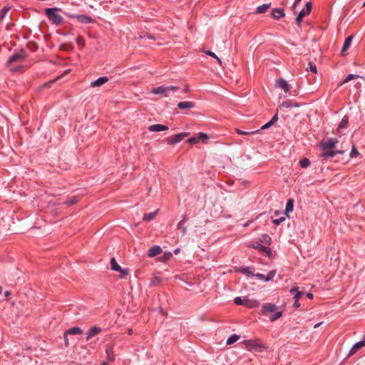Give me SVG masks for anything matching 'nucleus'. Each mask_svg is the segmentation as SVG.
<instances>
[{"instance_id":"nucleus-38","label":"nucleus","mask_w":365,"mask_h":365,"mask_svg":"<svg viewBox=\"0 0 365 365\" xmlns=\"http://www.w3.org/2000/svg\"><path fill=\"white\" fill-rule=\"evenodd\" d=\"M299 165L302 168H306L310 165V161L307 158H303L299 160Z\"/></svg>"},{"instance_id":"nucleus-63","label":"nucleus","mask_w":365,"mask_h":365,"mask_svg":"<svg viewBox=\"0 0 365 365\" xmlns=\"http://www.w3.org/2000/svg\"><path fill=\"white\" fill-rule=\"evenodd\" d=\"M180 248H176L175 250H174V254L175 255H178V253H180Z\"/></svg>"},{"instance_id":"nucleus-52","label":"nucleus","mask_w":365,"mask_h":365,"mask_svg":"<svg viewBox=\"0 0 365 365\" xmlns=\"http://www.w3.org/2000/svg\"><path fill=\"white\" fill-rule=\"evenodd\" d=\"M272 125H273L272 123L270 122V120L269 122H267V123H265L264 125H262L261 127V130H264V129H267V128H269V127H271Z\"/></svg>"},{"instance_id":"nucleus-42","label":"nucleus","mask_w":365,"mask_h":365,"mask_svg":"<svg viewBox=\"0 0 365 365\" xmlns=\"http://www.w3.org/2000/svg\"><path fill=\"white\" fill-rule=\"evenodd\" d=\"M359 154V151L357 150L356 147L354 145H353L352 148H351V153H350V157L351 158H356Z\"/></svg>"},{"instance_id":"nucleus-46","label":"nucleus","mask_w":365,"mask_h":365,"mask_svg":"<svg viewBox=\"0 0 365 365\" xmlns=\"http://www.w3.org/2000/svg\"><path fill=\"white\" fill-rule=\"evenodd\" d=\"M187 142H188L189 143H191V144H196V143H199L198 139H197V135H195V136H193V137H192V138H189V139L187 140Z\"/></svg>"},{"instance_id":"nucleus-28","label":"nucleus","mask_w":365,"mask_h":365,"mask_svg":"<svg viewBox=\"0 0 365 365\" xmlns=\"http://www.w3.org/2000/svg\"><path fill=\"white\" fill-rule=\"evenodd\" d=\"M271 3L264 4L256 9L255 14H263L270 7Z\"/></svg>"},{"instance_id":"nucleus-4","label":"nucleus","mask_w":365,"mask_h":365,"mask_svg":"<svg viewBox=\"0 0 365 365\" xmlns=\"http://www.w3.org/2000/svg\"><path fill=\"white\" fill-rule=\"evenodd\" d=\"M338 142L337 138H327V140L320 141L319 145L322 150H333L335 148Z\"/></svg>"},{"instance_id":"nucleus-62","label":"nucleus","mask_w":365,"mask_h":365,"mask_svg":"<svg viewBox=\"0 0 365 365\" xmlns=\"http://www.w3.org/2000/svg\"><path fill=\"white\" fill-rule=\"evenodd\" d=\"M10 295H11V292H10L9 291H8V290H7V291H5V292H4V296H5L6 297H9Z\"/></svg>"},{"instance_id":"nucleus-11","label":"nucleus","mask_w":365,"mask_h":365,"mask_svg":"<svg viewBox=\"0 0 365 365\" xmlns=\"http://www.w3.org/2000/svg\"><path fill=\"white\" fill-rule=\"evenodd\" d=\"M277 310L275 304L272 303H264L262 305L261 313L263 315H267L268 313L274 312Z\"/></svg>"},{"instance_id":"nucleus-24","label":"nucleus","mask_w":365,"mask_h":365,"mask_svg":"<svg viewBox=\"0 0 365 365\" xmlns=\"http://www.w3.org/2000/svg\"><path fill=\"white\" fill-rule=\"evenodd\" d=\"M352 39H353L352 36H349L345 39L343 46H342V48H341V53H342V55H344V52H345L346 50H348L349 48L351 41H352Z\"/></svg>"},{"instance_id":"nucleus-51","label":"nucleus","mask_w":365,"mask_h":365,"mask_svg":"<svg viewBox=\"0 0 365 365\" xmlns=\"http://www.w3.org/2000/svg\"><path fill=\"white\" fill-rule=\"evenodd\" d=\"M76 42L78 44V46H84V43H85L84 40L81 36L77 37Z\"/></svg>"},{"instance_id":"nucleus-54","label":"nucleus","mask_w":365,"mask_h":365,"mask_svg":"<svg viewBox=\"0 0 365 365\" xmlns=\"http://www.w3.org/2000/svg\"><path fill=\"white\" fill-rule=\"evenodd\" d=\"M205 53L207 55V56H210L211 57H213L215 58H217V56L215 55V53H213L212 51H205Z\"/></svg>"},{"instance_id":"nucleus-18","label":"nucleus","mask_w":365,"mask_h":365,"mask_svg":"<svg viewBox=\"0 0 365 365\" xmlns=\"http://www.w3.org/2000/svg\"><path fill=\"white\" fill-rule=\"evenodd\" d=\"M83 331L78 327L70 328L64 331V335H80Z\"/></svg>"},{"instance_id":"nucleus-43","label":"nucleus","mask_w":365,"mask_h":365,"mask_svg":"<svg viewBox=\"0 0 365 365\" xmlns=\"http://www.w3.org/2000/svg\"><path fill=\"white\" fill-rule=\"evenodd\" d=\"M312 2H307L305 5V9H304L305 10V12L309 15L312 11Z\"/></svg>"},{"instance_id":"nucleus-44","label":"nucleus","mask_w":365,"mask_h":365,"mask_svg":"<svg viewBox=\"0 0 365 365\" xmlns=\"http://www.w3.org/2000/svg\"><path fill=\"white\" fill-rule=\"evenodd\" d=\"M307 71H310L314 73H316L317 72V66L313 64L312 62H309V68H307Z\"/></svg>"},{"instance_id":"nucleus-59","label":"nucleus","mask_w":365,"mask_h":365,"mask_svg":"<svg viewBox=\"0 0 365 365\" xmlns=\"http://www.w3.org/2000/svg\"><path fill=\"white\" fill-rule=\"evenodd\" d=\"M300 307V304L299 302V300L297 299H294V302L293 304V307H294L295 309L297 308H299Z\"/></svg>"},{"instance_id":"nucleus-37","label":"nucleus","mask_w":365,"mask_h":365,"mask_svg":"<svg viewBox=\"0 0 365 365\" xmlns=\"http://www.w3.org/2000/svg\"><path fill=\"white\" fill-rule=\"evenodd\" d=\"M240 339V336L237 334H232L227 340V344L230 345L236 342Z\"/></svg>"},{"instance_id":"nucleus-56","label":"nucleus","mask_w":365,"mask_h":365,"mask_svg":"<svg viewBox=\"0 0 365 365\" xmlns=\"http://www.w3.org/2000/svg\"><path fill=\"white\" fill-rule=\"evenodd\" d=\"M63 338H64L65 346L68 347L69 346L68 335H64L63 334Z\"/></svg>"},{"instance_id":"nucleus-49","label":"nucleus","mask_w":365,"mask_h":365,"mask_svg":"<svg viewBox=\"0 0 365 365\" xmlns=\"http://www.w3.org/2000/svg\"><path fill=\"white\" fill-rule=\"evenodd\" d=\"M304 295V292L299 291L294 295V299L299 300Z\"/></svg>"},{"instance_id":"nucleus-50","label":"nucleus","mask_w":365,"mask_h":365,"mask_svg":"<svg viewBox=\"0 0 365 365\" xmlns=\"http://www.w3.org/2000/svg\"><path fill=\"white\" fill-rule=\"evenodd\" d=\"M278 120V110H277V113L273 115L272 119L270 120V122L272 123L273 125L275 124V123Z\"/></svg>"},{"instance_id":"nucleus-12","label":"nucleus","mask_w":365,"mask_h":365,"mask_svg":"<svg viewBox=\"0 0 365 365\" xmlns=\"http://www.w3.org/2000/svg\"><path fill=\"white\" fill-rule=\"evenodd\" d=\"M271 16L273 19L279 20L285 16V13L283 9L274 8L272 10Z\"/></svg>"},{"instance_id":"nucleus-58","label":"nucleus","mask_w":365,"mask_h":365,"mask_svg":"<svg viewBox=\"0 0 365 365\" xmlns=\"http://www.w3.org/2000/svg\"><path fill=\"white\" fill-rule=\"evenodd\" d=\"M145 37H147L149 39H152V40H155V37L154 35H153L152 34H146L145 35Z\"/></svg>"},{"instance_id":"nucleus-53","label":"nucleus","mask_w":365,"mask_h":365,"mask_svg":"<svg viewBox=\"0 0 365 365\" xmlns=\"http://www.w3.org/2000/svg\"><path fill=\"white\" fill-rule=\"evenodd\" d=\"M297 292H299V288L298 287H293L291 289H290V293L292 294V295H294Z\"/></svg>"},{"instance_id":"nucleus-55","label":"nucleus","mask_w":365,"mask_h":365,"mask_svg":"<svg viewBox=\"0 0 365 365\" xmlns=\"http://www.w3.org/2000/svg\"><path fill=\"white\" fill-rule=\"evenodd\" d=\"M70 47L71 46L69 44L63 43L61 45L60 48L61 50H68Z\"/></svg>"},{"instance_id":"nucleus-39","label":"nucleus","mask_w":365,"mask_h":365,"mask_svg":"<svg viewBox=\"0 0 365 365\" xmlns=\"http://www.w3.org/2000/svg\"><path fill=\"white\" fill-rule=\"evenodd\" d=\"M197 137V139H198V141H202V142H205L208 138V135L206 134V133H198L197 134H196Z\"/></svg>"},{"instance_id":"nucleus-25","label":"nucleus","mask_w":365,"mask_h":365,"mask_svg":"<svg viewBox=\"0 0 365 365\" xmlns=\"http://www.w3.org/2000/svg\"><path fill=\"white\" fill-rule=\"evenodd\" d=\"M294 208V200L289 198L286 203L285 212L282 214L284 215L288 216V213L293 211Z\"/></svg>"},{"instance_id":"nucleus-10","label":"nucleus","mask_w":365,"mask_h":365,"mask_svg":"<svg viewBox=\"0 0 365 365\" xmlns=\"http://www.w3.org/2000/svg\"><path fill=\"white\" fill-rule=\"evenodd\" d=\"M102 331V329L97 326H93L91 327L86 332V341H89L91 339L93 336L98 335Z\"/></svg>"},{"instance_id":"nucleus-2","label":"nucleus","mask_w":365,"mask_h":365,"mask_svg":"<svg viewBox=\"0 0 365 365\" xmlns=\"http://www.w3.org/2000/svg\"><path fill=\"white\" fill-rule=\"evenodd\" d=\"M179 90V87L178 86H160L158 87L153 88L151 91V93L153 94H160L165 97L169 96L170 92H176Z\"/></svg>"},{"instance_id":"nucleus-22","label":"nucleus","mask_w":365,"mask_h":365,"mask_svg":"<svg viewBox=\"0 0 365 365\" xmlns=\"http://www.w3.org/2000/svg\"><path fill=\"white\" fill-rule=\"evenodd\" d=\"M245 302V307L251 309L257 308L259 307L260 304L259 302L256 299H250L248 298H246Z\"/></svg>"},{"instance_id":"nucleus-57","label":"nucleus","mask_w":365,"mask_h":365,"mask_svg":"<svg viewBox=\"0 0 365 365\" xmlns=\"http://www.w3.org/2000/svg\"><path fill=\"white\" fill-rule=\"evenodd\" d=\"M282 107L289 108L290 107V102L289 101H284L281 104Z\"/></svg>"},{"instance_id":"nucleus-34","label":"nucleus","mask_w":365,"mask_h":365,"mask_svg":"<svg viewBox=\"0 0 365 365\" xmlns=\"http://www.w3.org/2000/svg\"><path fill=\"white\" fill-rule=\"evenodd\" d=\"M172 256H173L172 252H164V254L162 256L158 257V259L160 262H166V261L170 259Z\"/></svg>"},{"instance_id":"nucleus-14","label":"nucleus","mask_w":365,"mask_h":365,"mask_svg":"<svg viewBox=\"0 0 365 365\" xmlns=\"http://www.w3.org/2000/svg\"><path fill=\"white\" fill-rule=\"evenodd\" d=\"M162 251V248L159 245H154L148 250V256L149 257H154L160 255Z\"/></svg>"},{"instance_id":"nucleus-32","label":"nucleus","mask_w":365,"mask_h":365,"mask_svg":"<svg viewBox=\"0 0 365 365\" xmlns=\"http://www.w3.org/2000/svg\"><path fill=\"white\" fill-rule=\"evenodd\" d=\"M106 352L107 354L108 360L114 361L115 357H114V354H113V346H107V348L106 349Z\"/></svg>"},{"instance_id":"nucleus-36","label":"nucleus","mask_w":365,"mask_h":365,"mask_svg":"<svg viewBox=\"0 0 365 365\" xmlns=\"http://www.w3.org/2000/svg\"><path fill=\"white\" fill-rule=\"evenodd\" d=\"M78 200H79L78 197L73 196V197H71V198H69L68 200H67L66 201H65L64 204L66 205L67 206H71V205L76 204Z\"/></svg>"},{"instance_id":"nucleus-1","label":"nucleus","mask_w":365,"mask_h":365,"mask_svg":"<svg viewBox=\"0 0 365 365\" xmlns=\"http://www.w3.org/2000/svg\"><path fill=\"white\" fill-rule=\"evenodd\" d=\"M58 10L57 8H46L45 9V14L48 20L56 26H60L63 22V17L56 13Z\"/></svg>"},{"instance_id":"nucleus-23","label":"nucleus","mask_w":365,"mask_h":365,"mask_svg":"<svg viewBox=\"0 0 365 365\" xmlns=\"http://www.w3.org/2000/svg\"><path fill=\"white\" fill-rule=\"evenodd\" d=\"M237 272H239L247 277H254V273L250 271V268L247 267H240L237 268Z\"/></svg>"},{"instance_id":"nucleus-47","label":"nucleus","mask_w":365,"mask_h":365,"mask_svg":"<svg viewBox=\"0 0 365 365\" xmlns=\"http://www.w3.org/2000/svg\"><path fill=\"white\" fill-rule=\"evenodd\" d=\"M120 273V278H123L125 276H126L128 274L129 269H122L121 271H118Z\"/></svg>"},{"instance_id":"nucleus-13","label":"nucleus","mask_w":365,"mask_h":365,"mask_svg":"<svg viewBox=\"0 0 365 365\" xmlns=\"http://www.w3.org/2000/svg\"><path fill=\"white\" fill-rule=\"evenodd\" d=\"M281 214V212L278 210H275L274 211V214L273 216H272V222L273 224H274L275 225H280L282 222H284L285 220V216L286 215H282L281 217H278L279 215Z\"/></svg>"},{"instance_id":"nucleus-61","label":"nucleus","mask_w":365,"mask_h":365,"mask_svg":"<svg viewBox=\"0 0 365 365\" xmlns=\"http://www.w3.org/2000/svg\"><path fill=\"white\" fill-rule=\"evenodd\" d=\"M297 4H295V1L294 2V4H292V7H291V9L295 12V10H296V7H297Z\"/></svg>"},{"instance_id":"nucleus-7","label":"nucleus","mask_w":365,"mask_h":365,"mask_svg":"<svg viewBox=\"0 0 365 365\" xmlns=\"http://www.w3.org/2000/svg\"><path fill=\"white\" fill-rule=\"evenodd\" d=\"M26 56L25 54V51L24 49H20L19 51H16L9 58L7 63L11 64L19 60L23 59L26 58Z\"/></svg>"},{"instance_id":"nucleus-20","label":"nucleus","mask_w":365,"mask_h":365,"mask_svg":"<svg viewBox=\"0 0 365 365\" xmlns=\"http://www.w3.org/2000/svg\"><path fill=\"white\" fill-rule=\"evenodd\" d=\"M108 78L106 76H101L96 79V81L91 82V87H98L102 86L103 84L107 83L108 81Z\"/></svg>"},{"instance_id":"nucleus-27","label":"nucleus","mask_w":365,"mask_h":365,"mask_svg":"<svg viewBox=\"0 0 365 365\" xmlns=\"http://www.w3.org/2000/svg\"><path fill=\"white\" fill-rule=\"evenodd\" d=\"M186 221L187 217L184 216L183 218L178 222L177 225V228L181 230L182 235H185L187 232V228L183 225L186 222Z\"/></svg>"},{"instance_id":"nucleus-64","label":"nucleus","mask_w":365,"mask_h":365,"mask_svg":"<svg viewBox=\"0 0 365 365\" xmlns=\"http://www.w3.org/2000/svg\"><path fill=\"white\" fill-rule=\"evenodd\" d=\"M155 281H156L157 282H160V279H159L158 277H155V281L153 280V281L152 282V284H154L155 283Z\"/></svg>"},{"instance_id":"nucleus-5","label":"nucleus","mask_w":365,"mask_h":365,"mask_svg":"<svg viewBox=\"0 0 365 365\" xmlns=\"http://www.w3.org/2000/svg\"><path fill=\"white\" fill-rule=\"evenodd\" d=\"M190 135L188 132L180 133L167 138L166 141L168 145H175L182 141L186 136Z\"/></svg>"},{"instance_id":"nucleus-33","label":"nucleus","mask_w":365,"mask_h":365,"mask_svg":"<svg viewBox=\"0 0 365 365\" xmlns=\"http://www.w3.org/2000/svg\"><path fill=\"white\" fill-rule=\"evenodd\" d=\"M157 212H158V210L154 212L145 214L143 216V220L148 221V222L153 220L155 218Z\"/></svg>"},{"instance_id":"nucleus-35","label":"nucleus","mask_w":365,"mask_h":365,"mask_svg":"<svg viewBox=\"0 0 365 365\" xmlns=\"http://www.w3.org/2000/svg\"><path fill=\"white\" fill-rule=\"evenodd\" d=\"M11 6H5L1 11H0V21H2L6 14L10 11Z\"/></svg>"},{"instance_id":"nucleus-30","label":"nucleus","mask_w":365,"mask_h":365,"mask_svg":"<svg viewBox=\"0 0 365 365\" xmlns=\"http://www.w3.org/2000/svg\"><path fill=\"white\" fill-rule=\"evenodd\" d=\"M259 240L260 242L264 243L268 245H271L272 243L271 237L267 234L262 235Z\"/></svg>"},{"instance_id":"nucleus-16","label":"nucleus","mask_w":365,"mask_h":365,"mask_svg":"<svg viewBox=\"0 0 365 365\" xmlns=\"http://www.w3.org/2000/svg\"><path fill=\"white\" fill-rule=\"evenodd\" d=\"M168 130V127L162 124H153L148 127V130L150 132H160Z\"/></svg>"},{"instance_id":"nucleus-9","label":"nucleus","mask_w":365,"mask_h":365,"mask_svg":"<svg viewBox=\"0 0 365 365\" xmlns=\"http://www.w3.org/2000/svg\"><path fill=\"white\" fill-rule=\"evenodd\" d=\"M275 274H276V270L272 269V270L269 271L266 276L263 274L257 273V274H254V277H256L257 279H259L260 280L269 282V281H271L273 279Z\"/></svg>"},{"instance_id":"nucleus-8","label":"nucleus","mask_w":365,"mask_h":365,"mask_svg":"<svg viewBox=\"0 0 365 365\" xmlns=\"http://www.w3.org/2000/svg\"><path fill=\"white\" fill-rule=\"evenodd\" d=\"M249 247L258 250L266 254L267 256H269L271 255V249L261 245L259 242H252Z\"/></svg>"},{"instance_id":"nucleus-60","label":"nucleus","mask_w":365,"mask_h":365,"mask_svg":"<svg viewBox=\"0 0 365 365\" xmlns=\"http://www.w3.org/2000/svg\"><path fill=\"white\" fill-rule=\"evenodd\" d=\"M307 297L309 299H313V297H314V295H313V294H312V293L309 292V293H307Z\"/></svg>"},{"instance_id":"nucleus-15","label":"nucleus","mask_w":365,"mask_h":365,"mask_svg":"<svg viewBox=\"0 0 365 365\" xmlns=\"http://www.w3.org/2000/svg\"><path fill=\"white\" fill-rule=\"evenodd\" d=\"M322 153L319 155L321 160H324L329 158H333L336 155V152L333 150H322Z\"/></svg>"},{"instance_id":"nucleus-29","label":"nucleus","mask_w":365,"mask_h":365,"mask_svg":"<svg viewBox=\"0 0 365 365\" xmlns=\"http://www.w3.org/2000/svg\"><path fill=\"white\" fill-rule=\"evenodd\" d=\"M349 122V117L347 115H344L338 125L337 131L340 132L341 129L346 127Z\"/></svg>"},{"instance_id":"nucleus-17","label":"nucleus","mask_w":365,"mask_h":365,"mask_svg":"<svg viewBox=\"0 0 365 365\" xmlns=\"http://www.w3.org/2000/svg\"><path fill=\"white\" fill-rule=\"evenodd\" d=\"M177 106L181 110L191 109L195 108V103L192 101H181L178 103Z\"/></svg>"},{"instance_id":"nucleus-6","label":"nucleus","mask_w":365,"mask_h":365,"mask_svg":"<svg viewBox=\"0 0 365 365\" xmlns=\"http://www.w3.org/2000/svg\"><path fill=\"white\" fill-rule=\"evenodd\" d=\"M67 15L71 19H76L80 23L88 24L94 21V20L89 16L85 14H67Z\"/></svg>"},{"instance_id":"nucleus-48","label":"nucleus","mask_w":365,"mask_h":365,"mask_svg":"<svg viewBox=\"0 0 365 365\" xmlns=\"http://www.w3.org/2000/svg\"><path fill=\"white\" fill-rule=\"evenodd\" d=\"M237 133L240 135H248V134H255V133H259V130H257L256 131H254V132H251V133H249V132H245V131H242V130H237Z\"/></svg>"},{"instance_id":"nucleus-3","label":"nucleus","mask_w":365,"mask_h":365,"mask_svg":"<svg viewBox=\"0 0 365 365\" xmlns=\"http://www.w3.org/2000/svg\"><path fill=\"white\" fill-rule=\"evenodd\" d=\"M245 344L250 351L255 350L257 351H262L263 350L267 349L266 346L259 343V340L257 339L245 340Z\"/></svg>"},{"instance_id":"nucleus-26","label":"nucleus","mask_w":365,"mask_h":365,"mask_svg":"<svg viewBox=\"0 0 365 365\" xmlns=\"http://www.w3.org/2000/svg\"><path fill=\"white\" fill-rule=\"evenodd\" d=\"M307 15L308 14L305 12L304 9L301 10L297 14V16L296 18V23L299 28H301L302 26V21L303 18Z\"/></svg>"},{"instance_id":"nucleus-31","label":"nucleus","mask_w":365,"mask_h":365,"mask_svg":"<svg viewBox=\"0 0 365 365\" xmlns=\"http://www.w3.org/2000/svg\"><path fill=\"white\" fill-rule=\"evenodd\" d=\"M110 267L113 271H121V267L117 263L114 257L110 259Z\"/></svg>"},{"instance_id":"nucleus-45","label":"nucleus","mask_w":365,"mask_h":365,"mask_svg":"<svg viewBox=\"0 0 365 365\" xmlns=\"http://www.w3.org/2000/svg\"><path fill=\"white\" fill-rule=\"evenodd\" d=\"M357 76L356 75H354V74H349L346 78L343 81V83H347L349 81H350L351 80H353L355 78H356Z\"/></svg>"},{"instance_id":"nucleus-41","label":"nucleus","mask_w":365,"mask_h":365,"mask_svg":"<svg viewBox=\"0 0 365 365\" xmlns=\"http://www.w3.org/2000/svg\"><path fill=\"white\" fill-rule=\"evenodd\" d=\"M282 316V311L277 312L274 314H273L270 317L269 319L271 322H274V321L277 320L278 319H279Z\"/></svg>"},{"instance_id":"nucleus-19","label":"nucleus","mask_w":365,"mask_h":365,"mask_svg":"<svg viewBox=\"0 0 365 365\" xmlns=\"http://www.w3.org/2000/svg\"><path fill=\"white\" fill-rule=\"evenodd\" d=\"M276 86L282 88L285 93L289 91L290 86L283 78L279 79L276 81Z\"/></svg>"},{"instance_id":"nucleus-21","label":"nucleus","mask_w":365,"mask_h":365,"mask_svg":"<svg viewBox=\"0 0 365 365\" xmlns=\"http://www.w3.org/2000/svg\"><path fill=\"white\" fill-rule=\"evenodd\" d=\"M365 346V342L362 340L356 342L354 344L351 350L349 351V356L354 354L358 350Z\"/></svg>"},{"instance_id":"nucleus-40","label":"nucleus","mask_w":365,"mask_h":365,"mask_svg":"<svg viewBox=\"0 0 365 365\" xmlns=\"http://www.w3.org/2000/svg\"><path fill=\"white\" fill-rule=\"evenodd\" d=\"M246 298L242 299L240 297H237L234 299V302L237 305H244L245 306Z\"/></svg>"}]
</instances>
